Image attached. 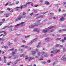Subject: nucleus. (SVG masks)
<instances>
[{
	"mask_svg": "<svg viewBox=\"0 0 66 66\" xmlns=\"http://www.w3.org/2000/svg\"><path fill=\"white\" fill-rule=\"evenodd\" d=\"M42 53L43 54L41 56L42 57H47V56H49V54H47L45 55V54H47V52H42Z\"/></svg>",
	"mask_w": 66,
	"mask_h": 66,
	"instance_id": "1",
	"label": "nucleus"
},
{
	"mask_svg": "<svg viewBox=\"0 0 66 66\" xmlns=\"http://www.w3.org/2000/svg\"><path fill=\"white\" fill-rule=\"evenodd\" d=\"M54 54H55V53H57V52H59L60 51V50L55 49L54 50Z\"/></svg>",
	"mask_w": 66,
	"mask_h": 66,
	"instance_id": "2",
	"label": "nucleus"
},
{
	"mask_svg": "<svg viewBox=\"0 0 66 66\" xmlns=\"http://www.w3.org/2000/svg\"><path fill=\"white\" fill-rule=\"evenodd\" d=\"M25 23V22H22L20 24H18L15 25V26L18 27V26H19V25H22V24H23V23Z\"/></svg>",
	"mask_w": 66,
	"mask_h": 66,
	"instance_id": "3",
	"label": "nucleus"
},
{
	"mask_svg": "<svg viewBox=\"0 0 66 66\" xmlns=\"http://www.w3.org/2000/svg\"><path fill=\"white\" fill-rule=\"evenodd\" d=\"M55 28V26H51L48 28H45L46 29H52L53 28Z\"/></svg>",
	"mask_w": 66,
	"mask_h": 66,
	"instance_id": "4",
	"label": "nucleus"
},
{
	"mask_svg": "<svg viewBox=\"0 0 66 66\" xmlns=\"http://www.w3.org/2000/svg\"><path fill=\"white\" fill-rule=\"evenodd\" d=\"M35 57H29V62H30L31 60H34V59H35Z\"/></svg>",
	"mask_w": 66,
	"mask_h": 66,
	"instance_id": "5",
	"label": "nucleus"
},
{
	"mask_svg": "<svg viewBox=\"0 0 66 66\" xmlns=\"http://www.w3.org/2000/svg\"><path fill=\"white\" fill-rule=\"evenodd\" d=\"M36 40H37V38H36L33 40H32V41L30 43V44H32L33 43V42H35V41H36Z\"/></svg>",
	"mask_w": 66,
	"mask_h": 66,
	"instance_id": "6",
	"label": "nucleus"
},
{
	"mask_svg": "<svg viewBox=\"0 0 66 66\" xmlns=\"http://www.w3.org/2000/svg\"><path fill=\"white\" fill-rule=\"evenodd\" d=\"M36 50L37 51V53L38 55H40V52H39V51H38V49H37Z\"/></svg>",
	"mask_w": 66,
	"mask_h": 66,
	"instance_id": "7",
	"label": "nucleus"
},
{
	"mask_svg": "<svg viewBox=\"0 0 66 66\" xmlns=\"http://www.w3.org/2000/svg\"><path fill=\"white\" fill-rule=\"evenodd\" d=\"M64 20H65V18H64L62 17L60 18L59 20L60 21H64Z\"/></svg>",
	"mask_w": 66,
	"mask_h": 66,
	"instance_id": "8",
	"label": "nucleus"
},
{
	"mask_svg": "<svg viewBox=\"0 0 66 66\" xmlns=\"http://www.w3.org/2000/svg\"><path fill=\"white\" fill-rule=\"evenodd\" d=\"M49 31V29H47L46 30H43L42 31L43 32H44V33H47V32H48Z\"/></svg>",
	"mask_w": 66,
	"mask_h": 66,
	"instance_id": "9",
	"label": "nucleus"
},
{
	"mask_svg": "<svg viewBox=\"0 0 66 66\" xmlns=\"http://www.w3.org/2000/svg\"><path fill=\"white\" fill-rule=\"evenodd\" d=\"M30 3V2H28L25 5H24V7H27V6H28V4H30V3Z\"/></svg>",
	"mask_w": 66,
	"mask_h": 66,
	"instance_id": "10",
	"label": "nucleus"
},
{
	"mask_svg": "<svg viewBox=\"0 0 66 66\" xmlns=\"http://www.w3.org/2000/svg\"><path fill=\"white\" fill-rule=\"evenodd\" d=\"M33 31L34 32H35L36 31L37 32H39V30L37 28H35L33 30Z\"/></svg>",
	"mask_w": 66,
	"mask_h": 66,
	"instance_id": "11",
	"label": "nucleus"
},
{
	"mask_svg": "<svg viewBox=\"0 0 66 66\" xmlns=\"http://www.w3.org/2000/svg\"><path fill=\"white\" fill-rule=\"evenodd\" d=\"M65 56V55H64L62 57V60H63L64 61H66V57L64 58Z\"/></svg>",
	"mask_w": 66,
	"mask_h": 66,
	"instance_id": "12",
	"label": "nucleus"
},
{
	"mask_svg": "<svg viewBox=\"0 0 66 66\" xmlns=\"http://www.w3.org/2000/svg\"><path fill=\"white\" fill-rule=\"evenodd\" d=\"M44 16L43 15H40L39 17H37L36 18V19H37L39 18H43Z\"/></svg>",
	"mask_w": 66,
	"mask_h": 66,
	"instance_id": "13",
	"label": "nucleus"
},
{
	"mask_svg": "<svg viewBox=\"0 0 66 66\" xmlns=\"http://www.w3.org/2000/svg\"><path fill=\"white\" fill-rule=\"evenodd\" d=\"M19 61H20V59L16 60L14 62V64H16L17 63H18V62Z\"/></svg>",
	"mask_w": 66,
	"mask_h": 66,
	"instance_id": "14",
	"label": "nucleus"
},
{
	"mask_svg": "<svg viewBox=\"0 0 66 66\" xmlns=\"http://www.w3.org/2000/svg\"><path fill=\"white\" fill-rule=\"evenodd\" d=\"M2 48H4L5 49H7L8 48L7 46H2Z\"/></svg>",
	"mask_w": 66,
	"mask_h": 66,
	"instance_id": "15",
	"label": "nucleus"
},
{
	"mask_svg": "<svg viewBox=\"0 0 66 66\" xmlns=\"http://www.w3.org/2000/svg\"><path fill=\"white\" fill-rule=\"evenodd\" d=\"M1 32H4V34L6 35L7 34V33L6 32V31H2Z\"/></svg>",
	"mask_w": 66,
	"mask_h": 66,
	"instance_id": "16",
	"label": "nucleus"
},
{
	"mask_svg": "<svg viewBox=\"0 0 66 66\" xmlns=\"http://www.w3.org/2000/svg\"><path fill=\"white\" fill-rule=\"evenodd\" d=\"M21 18H22V16L21 17V16H19L18 18V19L19 20H21Z\"/></svg>",
	"mask_w": 66,
	"mask_h": 66,
	"instance_id": "17",
	"label": "nucleus"
},
{
	"mask_svg": "<svg viewBox=\"0 0 66 66\" xmlns=\"http://www.w3.org/2000/svg\"><path fill=\"white\" fill-rule=\"evenodd\" d=\"M12 44L11 43H10V42H9L8 43V45L9 46H11V45H12Z\"/></svg>",
	"mask_w": 66,
	"mask_h": 66,
	"instance_id": "18",
	"label": "nucleus"
},
{
	"mask_svg": "<svg viewBox=\"0 0 66 66\" xmlns=\"http://www.w3.org/2000/svg\"><path fill=\"white\" fill-rule=\"evenodd\" d=\"M12 54H15L16 53L15 51H12Z\"/></svg>",
	"mask_w": 66,
	"mask_h": 66,
	"instance_id": "19",
	"label": "nucleus"
},
{
	"mask_svg": "<svg viewBox=\"0 0 66 66\" xmlns=\"http://www.w3.org/2000/svg\"><path fill=\"white\" fill-rule=\"evenodd\" d=\"M45 3L46 4H47V5H48V4H49V3L47 1H46L45 2Z\"/></svg>",
	"mask_w": 66,
	"mask_h": 66,
	"instance_id": "20",
	"label": "nucleus"
},
{
	"mask_svg": "<svg viewBox=\"0 0 66 66\" xmlns=\"http://www.w3.org/2000/svg\"><path fill=\"white\" fill-rule=\"evenodd\" d=\"M18 40V39L17 38H15L14 39V42H15V43H16L17 41Z\"/></svg>",
	"mask_w": 66,
	"mask_h": 66,
	"instance_id": "21",
	"label": "nucleus"
},
{
	"mask_svg": "<svg viewBox=\"0 0 66 66\" xmlns=\"http://www.w3.org/2000/svg\"><path fill=\"white\" fill-rule=\"evenodd\" d=\"M36 53V52L35 51H33L32 52V54H35Z\"/></svg>",
	"mask_w": 66,
	"mask_h": 66,
	"instance_id": "22",
	"label": "nucleus"
},
{
	"mask_svg": "<svg viewBox=\"0 0 66 66\" xmlns=\"http://www.w3.org/2000/svg\"><path fill=\"white\" fill-rule=\"evenodd\" d=\"M34 25H33L32 26H29V28H34Z\"/></svg>",
	"mask_w": 66,
	"mask_h": 66,
	"instance_id": "23",
	"label": "nucleus"
},
{
	"mask_svg": "<svg viewBox=\"0 0 66 66\" xmlns=\"http://www.w3.org/2000/svg\"><path fill=\"white\" fill-rule=\"evenodd\" d=\"M19 51H20L21 52H22V51H23V49H19Z\"/></svg>",
	"mask_w": 66,
	"mask_h": 66,
	"instance_id": "24",
	"label": "nucleus"
},
{
	"mask_svg": "<svg viewBox=\"0 0 66 66\" xmlns=\"http://www.w3.org/2000/svg\"><path fill=\"white\" fill-rule=\"evenodd\" d=\"M25 56V55L24 54H23L22 55H20V57H22V56H23V57H24Z\"/></svg>",
	"mask_w": 66,
	"mask_h": 66,
	"instance_id": "25",
	"label": "nucleus"
},
{
	"mask_svg": "<svg viewBox=\"0 0 66 66\" xmlns=\"http://www.w3.org/2000/svg\"><path fill=\"white\" fill-rule=\"evenodd\" d=\"M13 27V26L12 25L9 26L8 27V28L9 29H11V28H12V27Z\"/></svg>",
	"mask_w": 66,
	"mask_h": 66,
	"instance_id": "26",
	"label": "nucleus"
},
{
	"mask_svg": "<svg viewBox=\"0 0 66 66\" xmlns=\"http://www.w3.org/2000/svg\"><path fill=\"white\" fill-rule=\"evenodd\" d=\"M63 31V29L60 30L59 31V32H62Z\"/></svg>",
	"mask_w": 66,
	"mask_h": 66,
	"instance_id": "27",
	"label": "nucleus"
},
{
	"mask_svg": "<svg viewBox=\"0 0 66 66\" xmlns=\"http://www.w3.org/2000/svg\"><path fill=\"white\" fill-rule=\"evenodd\" d=\"M22 42L23 43V44H24L26 43V41L24 40H23L22 41Z\"/></svg>",
	"mask_w": 66,
	"mask_h": 66,
	"instance_id": "28",
	"label": "nucleus"
},
{
	"mask_svg": "<svg viewBox=\"0 0 66 66\" xmlns=\"http://www.w3.org/2000/svg\"><path fill=\"white\" fill-rule=\"evenodd\" d=\"M8 26H5L4 27H3L2 28V30H3V29H5V28H6V27H8Z\"/></svg>",
	"mask_w": 66,
	"mask_h": 66,
	"instance_id": "29",
	"label": "nucleus"
},
{
	"mask_svg": "<svg viewBox=\"0 0 66 66\" xmlns=\"http://www.w3.org/2000/svg\"><path fill=\"white\" fill-rule=\"evenodd\" d=\"M21 16L22 17V18H24L26 17V15H23L22 16Z\"/></svg>",
	"mask_w": 66,
	"mask_h": 66,
	"instance_id": "30",
	"label": "nucleus"
},
{
	"mask_svg": "<svg viewBox=\"0 0 66 66\" xmlns=\"http://www.w3.org/2000/svg\"><path fill=\"white\" fill-rule=\"evenodd\" d=\"M60 5V4H57V5H55V6H57V7H59V6Z\"/></svg>",
	"mask_w": 66,
	"mask_h": 66,
	"instance_id": "31",
	"label": "nucleus"
},
{
	"mask_svg": "<svg viewBox=\"0 0 66 66\" xmlns=\"http://www.w3.org/2000/svg\"><path fill=\"white\" fill-rule=\"evenodd\" d=\"M14 49V48H13L12 49H10L9 50V51H13Z\"/></svg>",
	"mask_w": 66,
	"mask_h": 66,
	"instance_id": "32",
	"label": "nucleus"
},
{
	"mask_svg": "<svg viewBox=\"0 0 66 66\" xmlns=\"http://www.w3.org/2000/svg\"><path fill=\"white\" fill-rule=\"evenodd\" d=\"M33 11H34V12L35 13H37V10H33Z\"/></svg>",
	"mask_w": 66,
	"mask_h": 66,
	"instance_id": "33",
	"label": "nucleus"
},
{
	"mask_svg": "<svg viewBox=\"0 0 66 66\" xmlns=\"http://www.w3.org/2000/svg\"><path fill=\"white\" fill-rule=\"evenodd\" d=\"M5 16L6 17H8V14H5Z\"/></svg>",
	"mask_w": 66,
	"mask_h": 66,
	"instance_id": "34",
	"label": "nucleus"
},
{
	"mask_svg": "<svg viewBox=\"0 0 66 66\" xmlns=\"http://www.w3.org/2000/svg\"><path fill=\"white\" fill-rule=\"evenodd\" d=\"M26 13L25 12H23V13L22 15H26Z\"/></svg>",
	"mask_w": 66,
	"mask_h": 66,
	"instance_id": "35",
	"label": "nucleus"
},
{
	"mask_svg": "<svg viewBox=\"0 0 66 66\" xmlns=\"http://www.w3.org/2000/svg\"><path fill=\"white\" fill-rule=\"evenodd\" d=\"M51 62V61L50 60H47V62L48 63H50Z\"/></svg>",
	"mask_w": 66,
	"mask_h": 66,
	"instance_id": "36",
	"label": "nucleus"
},
{
	"mask_svg": "<svg viewBox=\"0 0 66 66\" xmlns=\"http://www.w3.org/2000/svg\"><path fill=\"white\" fill-rule=\"evenodd\" d=\"M39 56V55H38V56H36L35 57H36V58H38Z\"/></svg>",
	"mask_w": 66,
	"mask_h": 66,
	"instance_id": "37",
	"label": "nucleus"
},
{
	"mask_svg": "<svg viewBox=\"0 0 66 66\" xmlns=\"http://www.w3.org/2000/svg\"><path fill=\"white\" fill-rule=\"evenodd\" d=\"M50 39V38L48 37L45 40H48V39Z\"/></svg>",
	"mask_w": 66,
	"mask_h": 66,
	"instance_id": "38",
	"label": "nucleus"
},
{
	"mask_svg": "<svg viewBox=\"0 0 66 66\" xmlns=\"http://www.w3.org/2000/svg\"><path fill=\"white\" fill-rule=\"evenodd\" d=\"M57 36L59 37L60 36H61V35L59 34H57Z\"/></svg>",
	"mask_w": 66,
	"mask_h": 66,
	"instance_id": "39",
	"label": "nucleus"
},
{
	"mask_svg": "<svg viewBox=\"0 0 66 66\" xmlns=\"http://www.w3.org/2000/svg\"><path fill=\"white\" fill-rule=\"evenodd\" d=\"M18 3H19V1L15 3V4H18Z\"/></svg>",
	"mask_w": 66,
	"mask_h": 66,
	"instance_id": "40",
	"label": "nucleus"
},
{
	"mask_svg": "<svg viewBox=\"0 0 66 66\" xmlns=\"http://www.w3.org/2000/svg\"><path fill=\"white\" fill-rule=\"evenodd\" d=\"M42 63L43 64H45L46 63V62H45V61H43L42 62Z\"/></svg>",
	"mask_w": 66,
	"mask_h": 66,
	"instance_id": "41",
	"label": "nucleus"
},
{
	"mask_svg": "<svg viewBox=\"0 0 66 66\" xmlns=\"http://www.w3.org/2000/svg\"><path fill=\"white\" fill-rule=\"evenodd\" d=\"M34 25V27H35V26H38V24H36L35 25Z\"/></svg>",
	"mask_w": 66,
	"mask_h": 66,
	"instance_id": "42",
	"label": "nucleus"
},
{
	"mask_svg": "<svg viewBox=\"0 0 66 66\" xmlns=\"http://www.w3.org/2000/svg\"><path fill=\"white\" fill-rule=\"evenodd\" d=\"M29 36H25V38H28V37H29Z\"/></svg>",
	"mask_w": 66,
	"mask_h": 66,
	"instance_id": "43",
	"label": "nucleus"
},
{
	"mask_svg": "<svg viewBox=\"0 0 66 66\" xmlns=\"http://www.w3.org/2000/svg\"><path fill=\"white\" fill-rule=\"evenodd\" d=\"M4 63H6V60H4Z\"/></svg>",
	"mask_w": 66,
	"mask_h": 66,
	"instance_id": "44",
	"label": "nucleus"
},
{
	"mask_svg": "<svg viewBox=\"0 0 66 66\" xmlns=\"http://www.w3.org/2000/svg\"><path fill=\"white\" fill-rule=\"evenodd\" d=\"M40 45H37V48H40Z\"/></svg>",
	"mask_w": 66,
	"mask_h": 66,
	"instance_id": "45",
	"label": "nucleus"
},
{
	"mask_svg": "<svg viewBox=\"0 0 66 66\" xmlns=\"http://www.w3.org/2000/svg\"><path fill=\"white\" fill-rule=\"evenodd\" d=\"M25 59L26 60H28V57L26 56L25 57Z\"/></svg>",
	"mask_w": 66,
	"mask_h": 66,
	"instance_id": "46",
	"label": "nucleus"
},
{
	"mask_svg": "<svg viewBox=\"0 0 66 66\" xmlns=\"http://www.w3.org/2000/svg\"><path fill=\"white\" fill-rule=\"evenodd\" d=\"M7 65H8V66H9V65H10V63H7Z\"/></svg>",
	"mask_w": 66,
	"mask_h": 66,
	"instance_id": "47",
	"label": "nucleus"
},
{
	"mask_svg": "<svg viewBox=\"0 0 66 66\" xmlns=\"http://www.w3.org/2000/svg\"><path fill=\"white\" fill-rule=\"evenodd\" d=\"M15 59H17V58H18V56H15Z\"/></svg>",
	"mask_w": 66,
	"mask_h": 66,
	"instance_id": "48",
	"label": "nucleus"
},
{
	"mask_svg": "<svg viewBox=\"0 0 66 66\" xmlns=\"http://www.w3.org/2000/svg\"><path fill=\"white\" fill-rule=\"evenodd\" d=\"M1 39H2V41H4V40H5V39H4L3 38H1Z\"/></svg>",
	"mask_w": 66,
	"mask_h": 66,
	"instance_id": "49",
	"label": "nucleus"
},
{
	"mask_svg": "<svg viewBox=\"0 0 66 66\" xmlns=\"http://www.w3.org/2000/svg\"><path fill=\"white\" fill-rule=\"evenodd\" d=\"M15 5L14 4V3H12V4H10L9 5Z\"/></svg>",
	"mask_w": 66,
	"mask_h": 66,
	"instance_id": "50",
	"label": "nucleus"
},
{
	"mask_svg": "<svg viewBox=\"0 0 66 66\" xmlns=\"http://www.w3.org/2000/svg\"><path fill=\"white\" fill-rule=\"evenodd\" d=\"M4 59H6V58H7L5 56H4Z\"/></svg>",
	"mask_w": 66,
	"mask_h": 66,
	"instance_id": "51",
	"label": "nucleus"
},
{
	"mask_svg": "<svg viewBox=\"0 0 66 66\" xmlns=\"http://www.w3.org/2000/svg\"><path fill=\"white\" fill-rule=\"evenodd\" d=\"M37 6H38V5H35L34 6V7H37Z\"/></svg>",
	"mask_w": 66,
	"mask_h": 66,
	"instance_id": "52",
	"label": "nucleus"
},
{
	"mask_svg": "<svg viewBox=\"0 0 66 66\" xmlns=\"http://www.w3.org/2000/svg\"><path fill=\"white\" fill-rule=\"evenodd\" d=\"M25 48H29V47L28 46H25Z\"/></svg>",
	"mask_w": 66,
	"mask_h": 66,
	"instance_id": "53",
	"label": "nucleus"
},
{
	"mask_svg": "<svg viewBox=\"0 0 66 66\" xmlns=\"http://www.w3.org/2000/svg\"><path fill=\"white\" fill-rule=\"evenodd\" d=\"M62 43H64L65 42V40H64L63 39L62 41Z\"/></svg>",
	"mask_w": 66,
	"mask_h": 66,
	"instance_id": "54",
	"label": "nucleus"
},
{
	"mask_svg": "<svg viewBox=\"0 0 66 66\" xmlns=\"http://www.w3.org/2000/svg\"><path fill=\"white\" fill-rule=\"evenodd\" d=\"M43 3V1H41L40 2V3Z\"/></svg>",
	"mask_w": 66,
	"mask_h": 66,
	"instance_id": "55",
	"label": "nucleus"
},
{
	"mask_svg": "<svg viewBox=\"0 0 66 66\" xmlns=\"http://www.w3.org/2000/svg\"><path fill=\"white\" fill-rule=\"evenodd\" d=\"M50 14H51V15H54V14L53 13H50Z\"/></svg>",
	"mask_w": 66,
	"mask_h": 66,
	"instance_id": "56",
	"label": "nucleus"
},
{
	"mask_svg": "<svg viewBox=\"0 0 66 66\" xmlns=\"http://www.w3.org/2000/svg\"><path fill=\"white\" fill-rule=\"evenodd\" d=\"M41 44V42H40L39 43L38 45H39Z\"/></svg>",
	"mask_w": 66,
	"mask_h": 66,
	"instance_id": "57",
	"label": "nucleus"
},
{
	"mask_svg": "<svg viewBox=\"0 0 66 66\" xmlns=\"http://www.w3.org/2000/svg\"><path fill=\"white\" fill-rule=\"evenodd\" d=\"M47 13H48V12H43V14H46Z\"/></svg>",
	"mask_w": 66,
	"mask_h": 66,
	"instance_id": "58",
	"label": "nucleus"
},
{
	"mask_svg": "<svg viewBox=\"0 0 66 66\" xmlns=\"http://www.w3.org/2000/svg\"><path fill=\"white\" fill-rule=\"evenodd\" d=\"M51 53H54V51H51Z\"/></svg>",
	"mask_w": 66,
	"mask_h": 66,
	"instance_id": "59",
	"label": "nucleus"
},
{
	"mask_svg": "<svg viewBox=\"0 0 66 66\" xmlns=\"http://www.w3.org/2000/svg\"><path fill=\"white\" fill-rule=\"evenodd\" d=\"M4 51H3L2 52V54H4Z\"/></svg>",
	"mask_w": 66,
	"mask_h": 66,
	"instance_id": "60",
	"label": "nucleus"
},
{
	"mask_svg": "<svg viewBox=\"0 0 66 66\" xmlns=\"http://www.w3.org/2000/svg\"><path fill=\"white\" fill-rule=\"evenodd\" d=\"M7 10L8 11H10V8H8L7 9Z\"/></svg>",
	"mask_w": 66,
	"mask_h": 66,
	"instance_id": "61",
	"label": "nucleus"
},
{
	"mask_svg": "<svg viewBox=\"0 0 66 66\" xmlns=\"http://www.w3.org/2000/svg\"><path fill=\"white\" fill-rule=\"evenodd\" d=\"M66 50L65 48H63V51H65Z\"/></svg>",
	"mask_w": 66,
	"mask_h": 66,
	"instance_id": "62",
	"label": "nucleus"
},
{
	"mask_svg": "<svg viewBox=\"0 0 66 66\" xmlns=\"http://www.w3.org/2000/svg\"><path fill=\"white\" fill-rule=\"evenodd\" d=\"M2 21H5V19H2Z\"/></svg>",
	"mask_w": 66,
	"mask_h": 66,
	"instance_id": "63",
	"label": "nucleus"
},
{
	"mask_svg": "<svg viewBox=\"0 0 66 66\" xmlns=\"http://www.w3.org/2000/svg\"><path fill=\"white\" fill-rule=\"evenodd\" d=\"M66 2H64L63 3V4L64 5H65V4H66Z\"/></svg>",
	"mask_w": 66,
	"mask_h": 66,
	"instance_id": "64",
	"label": "nucleus"
}]
</instances>
